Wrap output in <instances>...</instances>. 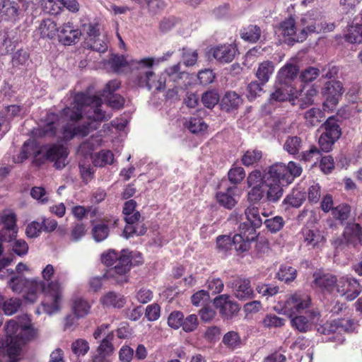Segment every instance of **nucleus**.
Returning <instances> with one entry per match:
<instances>
[{"label":"nucleus","instance_id":"f257e3e1","mask_svg":"<svg viewBox=\"0 0 362 362\" xmlns=\"http://www.w3.org/2000/svg\"><path fill=\"white\" fill-rule=\"evenodd\" d=\"M102 99L95 95H88L84 93H78L74 97L70 106H66L60 112V116L65 120L78 122L86 113L89 122L81 124L66 123L62 126L59 136L62 141H68L75 136L85 137L90 132L97 129L98 122L109 119L111 116L107 115L100 108Z\"/></svg>","mask_w":362,"mask_h":362},{"label":"nucleus","instance_id":"f03ea898","mask_svg":"<svg viewBox=\"0 0 362 362\" xmlns=\"http://www.w3.org/2000/svg\"><path fill=\"white\" fill-rule=\"evenodd\" d=\"M8 286L13 291L20 293L24 288L27 290L25 299L28 302L34 303L37 300V294L42 293L45 298L40 308L36 310L37 314L45 313L52 315L59 310V301L62 298V288L57 281H51L47 285L40 280L26 279L22 276L12 277Z\"/></svg>","mask_w":362,"mask_h":362},{"label":"nucleus","instance_id":"7ed1b4c3","mask_svg":"<svg viewBox=\"0 0 362 362\" xmlns=\"http://www.w3.org/2000/svg\"><path fill=\"white\" fill-rule=\"evenodd\" d=\"M6 337H0V347L6 348L10 362H18L22 346L34 336L30 318L28 315L10 320L6 327Z\"/></svg>","mask_w":362,"mask_h":362},{"label":"nucleus","instance_id":"20e7f679","mask_svg":"<svg viewBox=\"0 0 362 362\" xmlns=\"http://www.w3.org/2000/svg\"><path fill=\"white\" fill-rule=\"evenodd\" d=\"M127 250H122L121 254L115 250H110L101 256V261L107 267L112 266L105 274L104 276L112 278L116 284H122L128 281L127 274L129 272L130 259L127 255Z\"/></svg>","mask_w":362,"mask_h":362},{"label":"nucleus","instance_id":"39448f33","mask_svg":"<svg viewBox=\"0 0 362 362\" xmlns=\"http://www.w3.org/2000/svg\"><path fill=\"white\" fill-rule=\"evenodd\" d=\"M303 28L298 37L294 38L298 42H303L307 37L308 33H320L324 28V23L322 16L316 10L308 11L301 18Z\"/></svg>","mask_w":362,"mask_h":362},{"label":"nucleus","instance_id":"423d86ee","mask_svg":"<svg viewBox=\"0 0 362 362\" xmlns=\"http://www.w3.org/2000/svg\"><path fill=\"white\" fill-rule=\"evenodd\" d=\"M139 73L135 79V84L139 87H146L148 90L153 88L156 90H162L165 88L166 74H162L159 76L155 74L152 71H142Z\"/></svg>","mask_w":362,"mask_h":362},{"label":"nucleus","instance_id":"0eeeda50","mask_svg":"<svg viewBox=\"0 0 362 362\" xmlns=\"http://www.w3.org/2000/svg\"><path fill=\"white\" fill-rule=\"evenodd\" d=\"M109 64L115 72H119L122 67L127 65L130 66L132 69L141 70L146 68H151L154 64V59L153 57H146L140 60H132L128 62L124 56L114 55L110 59Z\"/></svg>","mask_w":362,"mask_h":362},{"label":"nucleus","instance_id":"6e6552de","mask_svg":"<svg viewBox=\"0 0 362 362\" xmlns=\"http://www.w3.org/2000/svg\"><path fill=\"white\" fill-rule=\"evenodd\" d=\"M337 291L347 300L351 301L360 295L362 287L357 279L344 276L337 282Z\"/></svg>","mask_w":362,"mask_h":362},{"label":"nucleus","instance_id":"1a4fd4ad","mask_svg":"<svg viewBox=\"0 0 362 362\" xmlns=\"http://www.w3.org/2000/svg\"><path fill=\"white\" fill-rule=\"evenodd\" d=\"M44 157L52 162L57 169H62L66 165L69 155L67 148L63 145L54 144L44 147Z\"/></svg>","mask_w":362,"mask_h":362},{"label":"nucleus","instance_id":"9d476101","mask_svg":"<svg viewBox=\"0 0 362 362\" xmlns=\"http://www.w3.org/2000/svg\"><path fill=\"white\" fill-rule=\"evenodd\" d=\"M114 337L113 332H111L101 340L95 352L92 355L91 362H112L111 356L115 351L112 344Z\"/></svg>","mask_w":362,"mask_h":362},{"label":"nucleus","instance_id":"9b49d317","mask_svg":"<svg viewBox=\"0 0 362 362\" xmlns=\"http://www.w3.org/2000/svg\"><path fill=\"white\" fill-rule=\"evenodd\" d=\"M311 299L304 293H295L286 302L285 308L290 313L291 316L300 313L310 305Z\"/></svg>","mask_w":362,"mask_h":362},{"label":"nucleus","instance_id":"f8f14e48","mask_svg":"<svg viewBox=\"0 0 362 362\" xmlns=\"http://www.w3.org/2000/svg\"><path fill=\"white\" fill-rule=\"evenodd\" d=\"M214 304L216 308L219 309L222 316L226 318H231L236 315L239 310V305L235 301L230 300V296L227 294H222L214 298Z\"/></svg>","mask_w":362,"mask_h":362},{"label":"nucleus","instance_id":"ddd939ff","mask_svg":"<svg viewBox=\"0 0 362 362\" xmlns=\"http://www.w3.org/2000/svg\"><path fill=\"white\" fill-rule=\"evenodd\" d=\"M301 233L303 243L310 248H321L325 242L324 235L318 229L305 226L302 228Z\"/></svg>","mask_w":362,"mask_h":362},{"label":"nucleus","instance_id":"4468645a","mask_svg":"<svg viewBox=\"0 0 362 362\" xmlns=\"http://www.w3.org/2000/svg\"><path fill=\"white\" fill-rule=\"evenodd\" d=\"M245 225H240L239 233L235 234L232 240V245H234L237 252H243L249 250L250 243L255 240L257 235H252L245 229Z\"/></svg>","mask_w":362,"mask_h":362},{"label":"nucleus","instance_id":"2eb2a0df","mask_svg":"<svg viewBox=\"0 0 362 362\" xmlns=\"http://www.w3.org/2000/svg\"><path fill=\"white\" fill-rule=\"evenodd\" d=\"M342 235L347 244L354 247L362 246V227L359 223L355 222L347 223Z\"/></svg>","mask_w":362,"mask_h":362},{"label":"nucleus","instance_id":"dca6fc26","mask_svg":"<svg viewBox=\"0 0 362 362\" xmlns=\"http://www.w3.org/2000/svg\"><path fill=\"white\" fill-rule=\"evenodd\" d=\"M20 15L21 10L17 2L12 0L0 1V16L3 20L16 22Z\"/></svg>","mask_w":362,"mask_h":362},{"label":"nucleus","instance_id":"f3484780","mask_svg":"<svg viewBox=\"0 0 362 362\" xmlns=\"http://www.w3.org/2000/svg\"><path fill=\"white\" fill-rule=\"evenodd\" d=\"M245 214L247 221L240 225H245L244 228L246 231L256 235V229L261 227L264 223L260 217L259 209L254 206L247 207L245 211Z\"/></svg>","mask_w":362,"mask_h":362},{"label":"nucleus","instance_id":"a211bd4d","mask_svg":"<svg viewBox=\"0 0 362 362\" xmlns=\"http://www.w3.org/2000/svg\"><path fill=\"white\" fill-rule=\"evenodd\" d=\"M233 293L240 300H247L255 297L250 281L247 279H240L235 281Z\"/></svg>","mask_w":362,"mask_h":362},{"label":"nucleus","instance_id":"6ab92c4d","mask_svg":"<svg viewBox=\"0 0 362 362\" xmlns=\"http://www.w3.org/2000/svg\"><path fill=\"white\" fill-rule=\"evenodd\" d=\"M287 170L286 165L282 163H277L271 165L264 175V180H270V182L287 184Z\"/></svg>","mask_w":362,"mask_h":362},{"label":"nucleus","instance_id":"aec40b11","mask_svg":"<svg viewBox=\"0 0 362 362\" xmlns=\"http://www.w3.org/2000/svg\"><path fill=\"white\" fill-rule=\"evenodd\" d=\"M81 33L74 27L71 23L64 24L59 32V40L64 45L74 44L78 39Z\"/></svg>","mask_w":362,"mask_h":362},{"label":"nucleus","instance_id":"412c9836","mask_svg":"<svg viewBox=\"0 0 362 362\" xmlns=\"http://www.w3.org/2000/svg\"><path fill=\"white\" fill-rule=\"evenodd\" d=\"M298 66L291 63L286 64L278 72L277 79L281 86H292V82L297 77Z\"/></svg>","mask_w":362,"mask_h":362},{"label":"nucleus","instance_id":"4be33fe9","mask_svg":"<svg viewBox=\"0 0 362 362\" xmlns=\"http://www.w3.org/2000/svg\"><path fill=\"white\" fill-rule=\"evenodd\" d=\"M59 121V115L53 112L47 113L45 119L42 121V124L40 129V135L44 136H55L57 135V128Z\"/></svg>","mask_w":362,"mask_h":362},{"label":"nucleus","instance_id":"5701e85b","mask_svg":"<svg viewBox=\"0 0 362 362\" xmlns=\"http://www.w3.org/2000/svg\"><path fill=\"white\" fill-rule=\"evenodd\" d=\"M237 52L233 45H222L213 49L214 57L221 63H229L233 61Z\"/></svg>","mask_w":362,"mask_h":362},{"label":"nucleus","instance_id":"b1692460","mask_svg":"<svg viewBox=\"0 0 362 362\" xmlns=\"http://www.w3.org/2000/svg\"><path fill=\"white\" fill-rule=\"evenodd\" d=\"M3 224L4 227L1 229V234L4 235L8 229L11 230L10 238L17 236L18 226L16 225V216L13 212L4 211L0 213V225Z\"/></svg>","mask_w":362,"mask_h":362},{"label":"nucleus","instance_id":"393cba45","mask_svg":"<svg viewBox=\"0 0 362 362\" xmlns=\"http://www.w3.org/2000/svg\"><path fill=\"white\" fill-rule=\"evenodd\" d=\"M237 190L236 186L227 187L225 192H218L216 193V199L218 204L226 209H232L237 204L235 197V192Z\"/></svg>","mask_w":362,"mask_h":362},{"label":"nucleus","instance_id":"a878e982","mask_svg":"<svg viewBox=\"0 0 362 362\" xmlns=\"http://www.w3.org/2000/svg\"><path fill=\"white\" fill-rule=\"evenodd\" d=\"M243 103L241 96L235 91L226 92L221 100L223 110L230 112L237 110Z\"/></svg>","mask_w":362,"mask_h":362},{"label":"nucleus","instance_id":"bb28decb","mask_svg":"<svg viewBox=\"0 0 362 362\" xmlns=\"http://www.w3.org/2000/svg\"><path fill=\"white\" fill-rule=\"evenodd\" d=\"M100 302L107 308H121L124 307L126 300L122 295L114 291H110L101 298Z\"/></svg>","mask_w":362,"mask_h":362},{"label":"nucleus","instance_id":"cd10ccee","mask_svg":"<svg viewBox=\"0 0 362 362\" xmlns=\"http://www.w3.org/2000/svg\"><path fill=\"white\" fill-rule=\"evenodd\" d=\"M304 146V141L300 136H288L284 144V150L290 155H297L303 150Z\"/></svg>","mask_w":362,"mask_h":362},{"label":"nucleus","instance_id":"c85d7f7f","mask_svg":"<svg viewBox=\"0 0 362 362\" xmlns=\"http://www.w3.org/2000/svg\"><path fill=\"white\" fill-rule=\"evenodd\" d=\"M325 112L320 108L312 107L304 112L305 123L307 127H316L325 119Z\"/></svg>","mask_w":362,"mask_h":362},{"label":"nucleus","instance_id":"c756f323","mask_svg":"<svg viewBox=\"0 0 362 362\" xmlns=\"http://www.w3.org/2000/svg\"><path fill=\"white\" fill-rule=\"evenodd\" d=\"M264 184L268 188L266 193L267 200L271 202H276L283 195V184L270 182V180H264Z\"/></svg>","mask_w":362,"mask_h":362},{"label":"nucleus","instance_id":"7c9ffc66","mask_svg":"<svg viewBox=\"0 0 362 362\" xmlns=\"http://www.w3.org/2000/svg\"><path fill=\"white\" fill-rule=\"evenodd\" d=\"M321 127L325 129L322 134L332 138V139L337 141L341 136L340 127L334 117H329Z\"/></svg>","mask_w":362,"mask_h":362},{"label":"nucleus","instance_id":"2f4dec72","mask_svg":"<svg viewBox=\"0 0 362 362\" xmlns=\"http://www.w3.org/2000/svg\"><path fill=\"white\" fill-rule=\"evenodd\" d=\"M344 88L342 83L339 81H330L325 83L322 88V94L331 100H337L338 96L342 95Z\"/></svg>","mask_w":362,"mask_h":362},{"label":"nucleus","instance_id":"473e14b6","mask_svg":"<svg viewBox=\"0 0 362 362\" xmlns=\"http://www.w3.org/2000/svg\"><path fill=\"white\" fill-rule=\"evenodd\" d=\"M344 39L349 43L362 42V27L359 23L349 25L344 34Z\"/></svg>","mask_w":362,"mask_h":362},{"label":"nucleus","instance_id":"72a5a7b5","mask_svg":"<svg viewBox=\"0 0 362 362\" xmlns=\"http://www.w3.org/2000/svg\"><path fill=\"white\" fill-rule=\"evenodd\" d=\"M274 71V63L271 61H264L259 64L256 76L262 83V85H264L269 80Z\"/></svg>","mask_w":362,"mask_h":362},{"label":"nucleus","instance_id":"f704fd0d","mask_svg":"<svg viewBox=\"0 0 362 362\" xmlns=\"http://www.w3.org/2000/svg\"><path fill=\"white\" fill-rule=\"evenodd\" d=\"M305 192H303L300 187L293 189L292 192L286 196L283 203L289 206L300 207L305 200Z\"/></svg>","mask_w":362,"mask_h":362},{"label":"nucleus","instance_id":"c9c22d12","mask_svg":"<svg viewBox=\"0 0 362 362\" xmlns=\"http://www.w3.org/2000/svg\"><path fill=\"white\" fill-rule=\"evenodd\" d=\"M39 30L42 37L49 39L54 38L57 32H59L56 23L49 18L45 19L41 22Z\"/></svg>","mask_w":362,"mask_h":362},{"label":"nucleus","instance_id":"e433bc0d","mask_svg":"<svg viewBox=\"0 0 362 362\" xmlns=\"http://www.w3.org/2000/svg\"><path fill=\"white\" fill-rule=\"evenodd\" d=\"M279 31L284 37H288L293 42H297L294 40L298 37L299 33H296V22L294 18H288L285 19L280 23Z\"/></svg>","mask_w":362,"mask_h":362},{"label":"nucleus","instance_id":"4c0bfd02","mask_svg":"<svg viewBox=\"0 0 362 362\" xmlns=\"http://www.w3.org/2000/svg\"><path fill=\"white\" fill-rule=\"evenodd\" d=\"M293 86H284L279 83L276 86V90L271 94V100L282 102L287 100L294 93Z\"/></svg>","mask_w":362,"mask_h":362},{"label":"nucleus","instance_id":"58836bf2","mask_svg":"<svg viewBox=\"0 0 362 362\" xmlns=\"http://www.w3.org/2000/svg\"><path fill=\"white\" fill-rule=\"evenodd\" d=\"M241 37L250 42H256L261 36V29L256 25H249L240 30Z\"/></svg>","mask_w":362,"mask_h":362},{"label":"nucleus","instance_id":"ea45409f","mask_svg":"<svg viewBox=\"0 0 362 362\" xmlns=\"http://www.w3.org/2000/svg\"><path fill=\"white\" fill-rule=\"evenodd\" d=\"M314 281L317 286L327 291H332L334 286H337L338 282L336 277L330 274L315 277Z\"/></svg>","mask_w":362,"mask_h":362},{"label":"nucleus","instance_id":"a19ab883","mask_svg":"<svg viewBox=\"0 0 362 362\" xmlns=\"http://www.w3.org/2000/svg\"><path fill=\"white\" fill-rule=\"evenodd\" d=\"M222 341L226 347L232 350L240 348L242 345L241 338L239 334L235 331H230L226 333Z\"/></svg>","mask_w":362,"mask_h":362},{"label":"nucleus","instance_id":"79ce46f5","mask_svg":"<svg viewBox=\"0 0 362 362\" xmlns=\"http://www.w3.org/2000/svg\"><path fill=\"white\" fill-rule=\"evenodd\" d=\"M89 303L82 298H76L73 300L72 309L77 317L86 316L90 310Z\"/></svg>","mask_w":362,"mask_h":362},{"label":"nucleus","instance_id":"37998d69","mask_svg":"<svg viewBox=\"0 0 362 362\" xmlns=\"http://www.w3.org/2000/svg\"><path fill=\"white\" fill-rule=\"evenodd\" d=\"M185 127L193 134H197L206 129L207 124L202 117H191L185 123Z\"/></svg>","mask_w":362,"mask_h":362},{"label":"nucleus","instance_id":"c03bdc74","mask_svg":"<svg viewBox=\"0 0 362 362\" xmlns=\"http://www.w3.org/2000/svg\"><path fill=\"white\" fill-rule=\"evenodd\" d=\"M114 155L109 150H102L95 155L93 163L95 166L103 167L113 163Z\"/></svg>","mask_w":362,"mask_h":362},{"label":"nucleus","instance_id":"a18cd8bd","mask_svg":"<svg viewBox=\"0 0 362 362\" xmlns=\"http://www.w3.org/2000/svg\"><path fill=\"white\" fill-rule=\"evenodd\" d=\"M351 212V207L346 204H341L332 209L333 218L343 223L346 221Z\"/></svg>","mask_w":362,"mask_h":362},{"label":"nucleus","instance_id":"49530a36","mask_svg":"<svg viewBox=\"0 0 362 362\" xmlns=\"http://www.w3.org/2000/svg\"><path fill=\"white\" fill-rule=\"evenodd\" d=\"M291 322L292 326L300 332L310 331L313 327L308 317L303 315H298L293 317Z\"/></svg>","mask_w":362,"mask_h":362},{"label":"nucleus","instance_id":"de8ad7c7","mask_svg":"<svg viewBox=\"0 0 362 362\" xmlns=\"http://www.w3.org/2000/svg\"><path fill=\"white\" fill-rule=\"evenodd\" d=\"M100 24L98 21L89 22L83 25V31L88 36V42L97 39L100 35Z\"/></svg>","mask_w":362,"mask_h":362},{"label":"nucleus","instance_id":"09e8293b","mask_svg":"<svg viewBox=\"0 0 362 362\" xmlns=\"http://www.w3.org/2000/svg\"><path fill=\"white\" fill-rule=\"evenodd\" d=\"M262 156L261 151L254 149L247 150L242 156V163L245 166H250L257 163Z\"/></svg>","mask_w":362,"mask_h":362},{"label":"nucleus","instance_id":"8fccbe9b","mask_svg":"<svg viewBox=\"0 0 362 362\" xmlns=\"http://www.w3.org/2000/svg\"><path fill=\"white\" fill-rule=\"evenodd\" d=\"M232 247V240L229 235H220L216 238L217 250L223 255H227Z\"/></svg>","mask_w":362,"mask_h":362},{"label":"nucleus","instance_id":"3c124183","mask_svg":"<svg viewBox=\"0 0 362 362\" xmlns=\"http://www.w3.org/2000/svg\"><path fill=\"white\" fill-rule=\"evenodd\" d=\"M89 349V343L83 339H78L71 344L72 352L76 356H85L88 352Z\"/></svg>","mask_w":362,"mask_h":362},{"label":"nucleus","instance_id":"603ef678","mask_svg":"<svg viewBox=\"0 0 362 362\" xmlns=\"http://www.w3.org/2000/svg\"><path fill=\"white\" fill-rule=\"evenodd\" d=\"M297 271L295 268L288 265H282L277 276L279 280L289 282L293 281L296 277Z\"/></svg>","mask_w":362,"mask_h":362},{"label":"nucleus","instance_id":"864d4df0","mask_svg":"<svg viewBox=\"0 0 362 362\" xmlns=\"http://www.w3.org/2000/svg\"><path fill=\"white\" fill-rule=\"evenodd\" d=\"M262 325L266 328H277L282 327L285 323V319L278 317L274 314H267L262 320Z\"/></svg>","mask_w":362,"mask_h":362},{"label":"nucleus","instance_id":"5fc2aeb1","mask_svg":"<svg viewBox=\"0 0 362 362\" xmlns=\"http://www.w3.org/2000/svg\"><path fill=\"white\" fill-rule=\"evenodd\" d=\"M202 103L207 108L214 107L219 101V95L214 90L206 91L202 94Z\"/></svg>","mask_w":362,"mask_h":362},{"label":"nucleus","instance_id":"6e6d98bb","mask_svg":"<svg viewBox=\"0 0 362 362\" xmlns=\"http://www.w3.org/2000/svg\"><path fill=\"white\" fill-rule=\"evenodd\" d=\"M267 228L272 233L279 231L284 226V218L280 216H276L264 221Z\"/></svg>","mask_w":362,"mask_h":362},{"label":"nucleus","instance_id":"4d7b16f0","mask_svg":"<svg viewBox=\"0 0 362 362\" xmlns=\"http://www.w3.org/2000/svg\"><path fill=\"white\" fill-rule=\"evenodd\" d=\"M92 233L96 242L105 240L109 235V228L105 223H99L93 226Z\"/></svg>","mask_w":362,"mask_h":362},{"label":"nucleus","instance_id":"13d9d810","mask_svg":"<svg viewBox=\"0 0 362 362\" xmlns=\"http://www.w3.org/2000/svg\"><path fill=\"white\" fill-rule=\"evenodd\" d=\"M321 197V187L315 181L309 182L308 188V199L311 203H317Z\"/></svg>","mask_w":362,"mask_h":362},{"label":"nucleus","instance_id":"bf43d9fd","mask_svg":"<svg viewBox=\"0 0 362 362\" xmlns=\"http://www.w3.org/2000/svg\"><path fill=\"white\" fill-rule=\"evenodd\" d=\"M245 173L242 167H233L228 173V177L231 183L235 185L240 183L245 178Z\"/></svg>","mask_w":362,"mask_h":362},{"label":"nucleus","instance_id":"052dcab7","mask_svg":"<svg viewBox=\"0 0 362 362\" xmlns=\"http://www.w3.org/2000/svg\"><path fill=\"white\" fill-rule=\"evenodd\" d=\"M286 168L287 170V184L291 183L295 177L300 176L303 170L301 166L293 161H290L286 165Z\"/></svg>","mask_w":362,"mask_h":362},{"label":"nucleus","instance_id":"680f3d73","mask_svg":"<svg viewBox=\"0 0 362 362\" xmlns=\"http://www.w3.org/2000/svg\"><path fill=\"white\" fill-rule=\"evenodd\" d=\"M340 330L339 320H333L330 322H326L317 329L318 332L325 335L336 334L337 332H339Z\"/></svg>","mask_w":362,"mask_h":362},{"label":"nucleus","instance_id":"e2e57ef3","mask_svg":"<svg viewBox=\"0 0 362 362\" xmlns=\"http://www.w3.org/2000/svg\"><path fill=\"white\" fill-rule=\"evenodd\" d=\"M86 232V226L82 223H76L72 226L70 233V240L78 242L85 235Z\"/></svg>","mask_w":362,"mask_h":362},{"label":"nucleus","instance_id":"0e129e2a","mask_svg":"<svg viewBox=\"0 0 362 362\" xmlns=\"http://www.w3.org/2000/svg\"><path fill=\"white\" fill-rule=\"evenodd\" d=\"M1 111L2 112V113H4V115H5L6 117L11 123V122L16 117H21L22 107L17 105H10L6 106Z\"/></svg>","mask_w":362,"mask_h":362},{"label":"nucleus","instance_id":"69168bd1","mask_svg":"<svg viewBox=\"0 0 362 362\" xmlns=\"http://www.w3.org/2000/svg\"><path fill=\"white\" fill-rule=\"evenodd\" d=\"M21 305V300L17 298H11L6 300L4 313L7 315L16 313Z\"/></svg>","mask_w":362,"mask_h":362},{"label":"nucleus","instance_id":"338daca9","mask_svg":"<svg viewBox=\"0 0 362 362\" xmlns=\"http://www.w3.org/2000/svg\"><path fill=\"white\" fill-rule=\"evenodd\" d=\"M184 315L180 311L172 312L168 317V325L174 329L182 327Z\"/></svg>","mask_w":362,"mask_h":362},{"label":"nucleus","instance_id":"774afa93","mask_svg":"<svg viewBox=\"0 0 362 362\" xmlns=\"http://www.w3.org/2000/svg\"><path fill=\"white\" fill-rule=\"evenodd\" d=\"M319 74L320 70L318 69L310 66L301 72L300 78L303 82L309 83L316 79Z\"/></svg>","mask_w":362,"mask_h":362}]
</instances>
